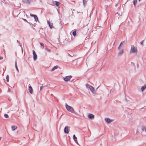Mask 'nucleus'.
Returning a JSON list of instances; mask_svg holds the SVG:
<instances>
[{"label": "nucleus", "mask_w": 146, "mask_h": 146, "mask_svg": "<svg viewBox=\"0 0 146 146\" xmlns=\"http://www.w3.org/2000/svg\"><path fill=\"white\" fill-rule=\"evenodd\" d=\"M89 89L93 93H95L96 92L95 90L94 89L93 87L91 86L90 88Z\"/></svg>", "instance_id": "1a4fd4ad"}, {"label": "nucleus", "mask_w": 146, "mask_h": 146, "mask_svg": "<svg viewBox=\"0 0 146 146\" xmlns=\"http://www.w3.org/2000/svg\"><path fill=\"white\" fill-rule=\"evenodd\" d=\"M46 50L48 52H50V49L48 48Z\"/></svg>", "instance_id": "473e14b6"}, {"label": "nucleus", "mask_w": 146, "mask_h": 146, "mask_svg": "<svg viewBox=\"0 0 146 146\" xmlns=\"http://www.w3.org/2000/svg\"><path fill=\"white\" fill-rule=\"evenodd\" d=\"M4 116L6 118H8L9 117V115L7 114H5Z\"/></svg>", "instance_id": "cd10ccee"}, {"label": "nucleus", "mask_w": 146, "mask_h": 146, "mask_svg": "<svg viewBox=\"0 0 146 146\" xmlns=\"http://www.w3.org/2000/svg\"><path fill=\"white\" fill-rule=\"evenodd\" d=\"M86 87L87 88H90V87L91 86L89 84H86Z\"/></svg>", "instance_id": "412c9836"}, {"label": "nucleus", "mask_w": 146, "mask_h": 146, "mask_svg": "<svg viewBox=\"0 0 146 146\" xmlns=\"http://www.w3.org/2000/svg\"><path fill=\"white\" fill-rule=\"evenodd\" d=\"M34 18L35 19V21H38H38V18L36 15H35V16L34 17Z\"/></svg>", "instance_id": "4be33fe9"}, {"label": "nucleus", "mask_w": 146, "mask_h": 146, "mask_svg": "<svg viewBox=\"0 0 146 146\" xmlns=\"http://www.w3.org/2000/svg\"><path fill=\"white\" fill-rule=\"evenodd\" d=\"M47 22L51 29L54 27L52 23H50L49 21H48Z\"/></svg>", "instance_id": "ddd939ff"}, {"label": "nucleus", "mask_w": 146, "mask_h": 146, "mask_svg": "<svg viewBox=\"0 0 146 146\" xmlns=\"http://www.w3.org/2000/svg\"><path fill=\"white\" fill-rule=\"evenodd\" d=\"M139 1H140V0H138Z\"/></svg>", "instance_id": "79ce46f5"}, {"label": "nucleus", "mask_w": 146, "mask_h": 146, "mask_svg": "<svg viewBox=\"0 0 146 146\" xmlns=\"http://www.w3.org/2000/svg\"><path fill=\"white\" fill-rule=\"evenodd\" d=\"M15 68H16L17 70L18 71V72H19V70L18 69L17 65L16 59L15 62Z\"/></svg>", "instance_id": "dca6fc26"}, {"label": "nucleus", "mask_w": 146, "mask_h": 146, "mask_svg": "<svg viewBox=\"0 0 146 146\" xmlns=\"http://www.w3.org/2000/svg\"><path fill=\"white\" fill-rule=\"evenodd\" d=\"M30 15L32 17H34L35 16V15H33V14H31V13L30 14Z\"/></svg>", "instance_id": "c756f323"}, {"label": "nucleus", "mask_w": 146, "mask_h": 146, "mask_svg": "<svg viewBox=\"0 0 146 146\" xmlns=\"http://www.w3.org/2000/svg\"><path fill=\"white\" fill-rule=\"evenodd\" d=\"M72 77V76L71 75L66 76L65 78H64V80L66 82H68L70 80Z\"/></svg>", "instance_id": "7ed1b4c3"}, {"label": "nucleus", "mask_w": 146, "mask_h": 146, "mask_svg": "<svg viewBox=\"0 0 146 146\" xmlns=\"http://www.w3.org/2000/svg\"><path fill=\"white\" fill-rule=\"evenodd\" d=\"M40 44L42 46H43L44 45V44L43 43H40Z\"/></svg>", "instance_id": "2f4dec72"}, {"label": "nucleus", "mask_w": 146, "mask_h": 146, "mask_svg": "<svg viewBox=\"0 0 146 146\" xmlns=\"http://www.w3.org/2000/svg\"><path fill=\"white\" fill-rule=\"evenodd\" d=\"M137 46L132 45L130 51V53H137Z\"/></svg>", "instance_id": "f03ea898"}, {"label": "nucleus", "mask_w": 146, "mask_h": 146, "mask_svg": "<svg viewBox=\"0 0 146 146\" xmlns=\"http://www.w3.org/2000/svg\"><path fill=\"white\" fill-rule=\"evenodd\" d=\"M8 92H10V89H9V88L8 89Z\"/></svg>", "instance_id": "4c0bfd02"}, {"label": "nucleus", "mask_w": 146, "mask_h": 146, "mask_svg": "<svg viewBox=\"0 0 146 146\" xmlns=\"http://www.w3.org/2000/svg\"><path fill=\"white\" fill-rule=\"evenodd\" d=\"M87 1H88L87 0H83V5L84 6H85V5L86 4Z\"/></svg>", "instance_id": "a211bd4d"}, {"label": "nucleus", "mask_w": 146, "mask_h": 146, "mask_svg": "<svg viewBox=\"0 0 146 146\" xmlns=\"http://www.w3.org/2000/svg\"><path fill=\"white\" fill-rule=\"evenodd\" d=\"M43 48H44V47H43L42 48V49H43Z\"/></svg>", "instance_id": "a19ab883"}, {"label": "nucleus", "mask_w": 146, "mask_h": 146, "mask_svg": "<svg viewBox=\"0 0 146 146\" xmlns=\"http://www.w3.org/2000/svg\"><path fill=\"white\" fill-rule=\"evenodd\" d=\"M143 40H142L140 42V43L142 45H143Z\"/></svg>", "instance_id": "c85d7f7f"}, {"label": "nucleus", "mask_w": 146, "mask_h": 146, "mask_svg": "<svg viewBox=\"0 0 146 146\" xmlns=\"http://www.w3.org/2000/svg\"><path fill=\"white\" fill-rule=\"evenodd\" d=\"M3 59V57L0 56V60H2Z\"/></svg>", "instance_id": "72a5a7b5"}, {"label": "nucleus", "mask_w": 146, "mask_h": 146, "mask_svg": "<svg viewBox=\"0 0 146 146\" xmlns=\"http://www.w3.org/2000/svg\"><path fill=\"white\" fill-rule=\"evenodd\" d=\"M141 129L142 132L146 135V126H142L141 127Z\"/></svg>", "instance_id": "20e7f679"}, {"label": "nucleus", "mask_w": 146, "mask_h": 146, "mask_svg": "<svg viewBox=\"0 0 146 146\" xmlns=\"http://www.w3.org/2000/svg\"><path fill=\"white\" fill-rule=\"evenodd\" d=\"M105 120L106 121V122H107L108 123H110V122L112 120H111L110 119L108 118H105Z\"/></svg>", "instance_id": "f8f14e48"}, {"label": "nucleus", "mask_w": 146, "mask_h": 146, "mask_svg": "<svg viewBox=\"0 0 146 146\" xmlns=\"http://www.w3.org/2000/svg\"><path fill=\"white\" fill-rule=\"evenodd\" d=\"M23 1L25 3L30 4L29 0H23Z\"/></svg>", "instance_id": "f3484780"}, {"label": "nucleus", "mask_w": 146, "mask_h": 146, "mask_svg": "<svg viewBox=\"0 0 146 146\" xmlns=\"http://www.w3.org/2000/svg\"><path fill=\"white\" fill-rule=\"evenodd\" d=\"M65 106L66 109L68 111L72 113H74L75 114H76L73 108L72 107L68 105L66 103L65 104Z\"/></svg>", "instance_id": "f257e3e1"}, {"label": "nucleus", "mask_w": 146, "mask_h": 146, "mask_svg": "<svg viewBox=\"0 0 146 146\" xmlns=\"http://www.w3.org/2000/svg\"><path fill=\"white\" fill-rule=\"evenodd\" d=\"M146 86L145 85H144V86H143L141 88V90L142 91H143L146 88Z\"/></svg>", "instance_id": "6ab92c4d"}, {"label": "nucleus", "mask_w": 146, "mask_h": 146, "mask_svg": "<svg viewBox=\"0 0 146 146\" xmlns=\"http://www.w3.org/2000/svg\"><path fill=\"white\" fill-rule=\"evenodd\" d=\"M69 127L68 126H66L64 129V131L65 133H69Z\"/></svg>", "instance_id": "39448f33"}, {"label": "nucleus", "mask_w": 146, "mask_h": 146, "mask_svg": "<svg viewBox=\"0 0 146 146\" xmlns=\"http://www.w3.org/2000/svg\"><path fill=\"white\" fill-rule=\"evenodd\" d=\"M28 90L29 92L31 94H32L33 93V89L32 87L31 86L30 84H29V85Z\"/></svg>", "instance_id": "423d86ee"}, {"label": "nucleus", "mask_w": 146, "mask_h": 146, "mask_svg": "<svg viewBox=\"0 0 146 146\" xmlns=\"http://www.w3.org/2000/svg\"><path fill=\"white\" fill-rule=\"evenodd\" d=\"M43 84L42 85V86L40 87V91L44 87L46 86V85L44 86H43Z\"/></svg>", "instance_id": "bb28decb"}, {"label": "nucleus", "mask_w": 146, "mask_h": 146, "mask_svg": "<svg viewBox=\"0 0 146 146\" xmlns=\"http://www.w3.org/2000/svg\"><path fill=\"white\" fill-rule=\"evenodd\" d=\"M113 89H111L110 90V92H113Z\"/></svg>", "instance_id": "e433bc0d"}, {"label": "nucleus", "mask_w": 146, "mask_h": 146, "mask_svg": "<svg viewBox=\"0 0 146 146\" xmlns=\"http://www.w3.org/2000/svg\"><path fill=\"white\" fill-rule=\"evenodd\" d=\"M58 67V66H54V67H53L52 68V69L51 70V71H53L54 70H55V69H57Z\"/></svg>", "instance_id": "aec40b11"}, {"label": "nucleus", "mask_w": 146, "mask_h": 146, "mask_svg": "<svg viewBox=\"0 0 146 146\" xmlns=\"http://www.w3.org/2000/svg\"><path fill=\"white\" fill-rule=\"evenodd\" d=\"M55 2H56L55 4L57 6H58L60 4V3L58 2H57L56 1H55Z\"/></svg>", "instance_id": "a878e982"}, {"label": "nucleus", "mask_w": 146, "mask_h": 146, "mask_svg": "<svg viewBox=\"0 0 146 146\" xmlns=\"http://www.w3.org/2000/svg\"><path fill=\"white\" fill-rule=\"evenodd\" d=\"M137 0H133V4L134 6H135V4L137 3Z\"/></svg>", "instance_id": "b1692460"}, {"label": "nucleus", "mask_w": 146, "mask_h": 146, "mask_svg": "<svg viewBox=\"0 0 146 146\" xmlns=\"http://www.w3.org/2000/svg\"><path fill=\"white\" fill-rule=\"evenodd\" d=\"M45 48L46 50L47 49H48V48L46 47Z\"/></svg>", "instance_id": "58836bf2"}, {"label": "nucleus", "mask_w": 146, "mask_h": 146, "mask_svg": "<svg viewBox=\"0 0 146 146\" xmlns=\"http://www.w3.org/2000/svg\"><path fill=\"white\" fill-rule=\"evenodd\" d=\"M77 12L78 13H81V14H82V13H83L82 12H78V11H77Z\"/></svg>", "instance_id": "c9c22d12"}, {"label": "nucleus", "mask_w": 146, "mask_h": 146, "mask_svg": "<svg viewBox=\"0 0 146 146\" xmlns=\"http://www.w3.org/2000/svg\"><path fill=\"white\" fill-rule=\"evenodd\" d=\"M24 21H26V22H27L28 23H29L28 21H27L25 19H22Z\"/></svg>", "instance_id": "7c9ffc66"}, {"label": "nucleus", "mask_w": 146, "mask_h": 146, "mask_svg": "<svg viewBox=\"0 0 146 146\" xmlns=\"http://www.w3.org/2000/svg\"><path fill=\"white\" fill-rule=\"evenodd\" d=\"M119 50V52H118V54L119 55H121L123 53V49H121L120 50Z\"/></svg>", "instance_id": "9d476101"}, {"label": "nucleus", "mask_w": 146, "mask_h": 146, "mask_svg": "<svg viewBox=\"0 0 146 146\" xmlns=\"http://www.w3.org/2000/svg\"><path fill=\"white\" fill-rule=\"evenodd\" d=\"M125 41H123L120 43L119 46L118 47V50H120L121 49V46L123 45V43Z\"/></svg>", "instance_id": "6e6552de"}, {"label": "nucleus", "mask_w": 146, "mask_h": 146, "mask_svg": "<svg viewBox=\"0 0 146 146\" xmlns=\"http://www.w3.org/2000/svg\"><path fill=\"white\" fill-rule=\"evenodd\" d=\"M22 52H23V49H22Z\"/></svg>", "instance_id": "ea45409f"}, {"label": "nucleus", "mask_w": 146, "mask_h": 146, "mask_svg": "<svg viewBox=\"0 0 146 146\" xmlns=\"http://www.w3.org/2000/svg\"><path fill=\"white\" fill-rule=\"evenodd\" d=\"M33 59L35 60L37 59V56L34 50H33Z\"/></svg>", "instance_id": "0eeeda50"}, {"label": "nucleus", "mask_w": 146, "mask_h": 146, "mask_svg": "<svg viewBox=\"0 0 146 146\" xmlns=\"http://www.w3.org/2000/svg\"><path fill=\"white\" fill-rule=\"evenodd\" d=\"M72 35L74 36H76V31H74L73 32Z\"/></svg>", "instance_id": "393cba45"}, {"label": "nucleus", "mask_w": 146, "mask_h": 146, "mask_svg": "<svg viewBox=\"0 0 146 146\" xmlns=\"http://www.w3.org/2000/svg\"><path fill=\"white\" fill-rule=\"evenodd\" d=\"M6 79L7 80V82H9V77L8 75H7L6 77Z\"/></svg>", "instance_id": "5701e85b"}, {"label": "nucleus", "mask_w": 146, "mask_h": 146, "mask_svg": "<svg viewBox=\"0 0 146 146\" xmlns=\"http://www.w3.org/2000/svg\"><path fill=\"white\" fill-rule=\"evenodd\" d=\"M11 128L13 131H14L17 128V127L15 125H13L11 126Z\"/></svg>", "instance_id": "2eb2a0df"}, {"label": "nucleus", "mask_w": 146, "mask_h": 146, "mask_svg": "<svg viewBox=\"0 0 146 146\" xmlns=\"http://www.w3.org/2000/svg\"><path fill=\"white\" fill-rule=\"evenodd\" d=\"M73 139L75 141L76 143L78 145H79L78 141H77V139L76 137L75 136V135H74L73 136Z\"/></svg>", "instance_id": "9b49d317"}, {"label": "nucleus", "mask_w": 146, "mask_h": 146, "mask_svg": "<svg viewBox=\"0 0 146 146\" xmlns=\"http://www.w3.org/2000/svg\"><path fill=\"white\" fill-rule=\"evenodd\" d=\"M94 115L92 114H90L88 115V117L90 119H92V118H94Z\"/></svg>", "instance_id": "4468645a"}, {"label": "nucleus", "mask_w": 146, "mask_h": 146, "mask_svg": "<svg viewBox=\"0 0 146 146\" xmlns=\"http://www.w3.org/2000/svg\"><path fill=\"white\" fill-rule=\"evenodd\" d=\"M17 42L20 45V44L18 40H17Z\"/></svg>", "instance_id": "f704fd0d"}]
</instances>
